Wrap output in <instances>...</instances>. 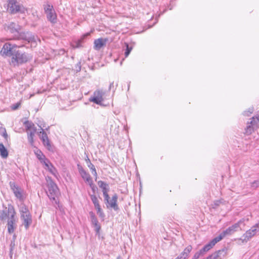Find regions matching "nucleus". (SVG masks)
<instances>
[{
	"mask_svg": "<svg viewBox=\"0 0 259 259\" xmlns=\"http://www.w3.org/2000/svg\"><path fill=\"white\" fill-rule=\"evenodd\" d=\"M16 212L12 206L4 207L0 210V221L3 223H7L8 232L9 234L14 233L17 228Z\"/></svg>",
	"mask_w": 259,
	"mask_h": 259,
	"instance_id": "nucleus-1",
	"label": "nucleus"
},
{
	"mask_svg": "<svg viewBox=\"0 0 259 259\" xmlns=\"http://www.w3.org/2000/svg\"><path fill=\"white\" fill-rule=\"evenodd\" d=\"M8 28L12 33H16L11 39H23L29 42H35L36 41L35 36L31 33L28 32L26 33L19 32L20 26L17 23L14 22L11 23Z\"/></svg>",
	"mask_w": 259,
	"mask_h": 259,
	"instance_id": "nucleus-2",
	"label": "nucleus"
},
{
	"mask_svg": "<svg viewBox=\"0 0 259 259\" xmlns=\"http://www.w3.org/2000/svg\"><path fill=\"white\" fill-rule=\"evenodd\" d=\"M32 59V56L26 52H22L17 50L15 56L11 58V63L14 66L26 63Z\"/></svg>",
	"mask_w": 259,
	"mask_h": 259,
	"instance_id": "nucleus-3",
	"label": "nucleus"
},
{
	"mask_svg": "<svg viewBox=\"0 0 259 259\" xmlns=\"http://www.w3.org/2000/svg\"><path fill=\"white\" fill-rule=\"evenodd\" d=\"M47 187L48 189V196L50 200H53L52 202L53 203H54V204H57L58 201L56 199V197H57L58 193V187L51 178L49 177L47 180Z\"/></svg>",
	"mask_w": 259,
	"mask_h": 259,
	"instance_id": "nucleus-4",
	"label": "nucleus"
},
{
	"mask_svg": "<svg viewBox=\"0 0 259 259\" xmlns=\"http://www.w3.org/2000/svg\"><path fill=\"white\" fill-rule=\"evenodd\" d=\"M23 46H18L15 44H12L9 42L6 43L3 46L0 53L3 56L14 57L16 52V48H20Z\"/></svg>",
	"mask_w": 259,
	"mask_h": 259,
	"instance_id": "nucleus-5",
	"label": "nucleus"
},
{
	"mask_svg": "<svg viewBox=\"0 0 259 259\" xmlns=\"http://www.w3.org/2000/svg\"><path fill=\"white\" fill-rule=\"evenodd\" d=\"M243 223L242 220H240L237 223L234 224L231 226L229 227L226 230L223 231L218 236L219 239L220 240H222L225 237L227 236L231 235L235 232L241 230V225Z\"/></svg>",
	"mask_w": 259,
	"mask_h": 259,
	"instance_id": "nucleus-6",
	"label": "nucleus"
},
{
	"mask_svg": "<svg viewBox=\"0 0 259 259\" xmlns=\"http://www.w3.org/2000/svg\"><path fill=\"white\" fill-rule=\"evenodd\" d=\"M11 189L15 196L20 201L24 202L26 199V194L24 190L16 185L15 182L11 181L9 183Z\"/></svg>",
	"mask_w": 259,
	"mask_h": 259,
	"instance_id": "nucleus-7",
	"label": "nucleus"
},
{
	"mask_svg": "<svg viewBox=\"0 0 259 259\" xmlns=\"http://www.w3.org/2000/svg\"><path fill=\"white\" fill-rule=\"evenodd\" d=\"M257 228H259L258 223L255 224L250 229L246 231L245 233L243 234L242 238H240L239 240H241L242 243H247L259 231Z\"/></svg>",
	"mask_w": 259,
	"mask_h": 259,
	"instance_id": "nucleus-8",
	"label": "nucleus"
},
{
	"mask_svg": "<svg viewBox=\"0 0 259 259\" xmlns=\"http://www.w3.org/2000/svg\"><path fill=\"white\" fill-rule=\"evenodd\" d=\"M9 1V11L12 14H15L17 13H24L26 11V9L21 5H19L17 0H8Z\"/></svg>",
	"mask_w": 259,
	"mask_h": 259,
	"instance_id": "nucleus-9",
	"label": "nucleus"
},
{
	"mask_svg": "<svg viewBox=\"0 0 259 259\" xmlns=\"http://www.w3.org/2000/svg\"><path fill=\"white\" fill-rule=\"evenodd\" d=\"M44 8L48 20L52 23H56L57 22V15L53 6L50 4H47L44 6Z\"/></svg>",
	"mask_w": 259,
	"mask_h": 259,
	"instance_id": "nucleus-10",
	"label": "nucleus"
},
{
	"mask_svg": "<svg viewBox=\"0 0 259 259\" xmlns=\"http://www.w3.org/2000/svg\"><path fill=\"white\" fill-rule=\"evenodd\" d=\"M104 95L105 93L102 90H96L94 92L93 96L90 98L89 101L100 105L104 101L103 96Z\"/></svg>",
	"mask_w": 259,
	"mask_h": 259,
	"instance_id": "nucleus-11",
	"label": "nucleus"
},
{
	"mask_svg": "<svg viewBox=\"0 0 259 259\" xmlns=\"http://www.w3.org/2000/svg\"><path fill=\"white\" fill-rule=\"evenodd\" d=\"M117 199L118 195L116 194H114L111 199H110L109 196L108 198V200H104L105 203L107 205V207L112 208L114 210L116 211L119 209L118 206L117 205Z\"/></svg>",
	"mask_w": 259,
	"mask_h": 259,
	"instance_id": "nucleus-12",
	"label": "nucleus"
},
{
	"mask_svg": "<svg viewBox=\"0 0 259 259\" xmlns=\"http://www.w3.org/2000/svg\"><path fill=\"white\" fill-rule=\"evenodd\" d=\"M41 131L38 133V135L42 142L44 145L47 147V148L50 150L51 149V145L48 137L47 133L44 131V129L39 126Z\"/></svg>",
	"mask_w": 259,
	"mask_h": 259,
	"instance_id": "nucleus-13",
	"label": "nucleus"
},
{
	"mask_svg": "<svg viewBox=\"0 0 259 259\" xmlns=\"http://www.w3.org/2000/svg\"><path fill=\"white\" fill-rule=\"evenodd\" d=\"M220 241L221 240L219 239L218 237H216L210 242L206 244L201 249H200V252L202 253L203 255H204L207 251L212 248L217 243Z\"/></svg>",
	"mask_w": 259,
	"mask_h": 259,
	"instance_id": "nucleus-14",
	"label": "nucleus"
},
{
	"mask_svg": "<svg viewBox=\"0 0 259 259\" xmlns=\"http://www.w3.org/2000/svg\"><path fill=\"white\" fill-rule=\"evenodd\" d=\"M42 163L45 166L46 169H47L51 174L56 176L57 170L49 159L44 160Z\"/></svg>",
	"mask_w": 259,
	"mask_h": 259,
	"instance_id": "nucleus-15",
	"label": "nucleus"
},
{
	"mask_svg": "<svg viewBox=\"0 0 259 259\" xmlns=\"http://www.w3.org/2000/svg\"><path fill=\"white\" fill-rule=\"evenodd\" d=\"M21 219L26 229H27L32 223V218L30 214L21 215Z\"/></svg>",
	"mask_w": 259,
	"mask_h": 259,
	"instance_id": "nucleus-16",
	"label": "nucleus"
},
{
	"mask_svg": "<svg viewBox=\"0 0 259 259\" xmlns=\"http://www.w3.org/2000/svg\"><path fill=\"white\" fill-rule=\"evenodd\" d=\"M106 42L107 40L106 39H104L102 38L95 39L94 43V49L96 50H100L103 47L106 45Z\"/></svg>",
	"mask_w": 259,
	"mask_h": 259,
	"instance_id": "nucleus-17",
	"label": "nucleus"
},
{
	"mask_svg": "<svg viewBox=\"0 0 259 259\" xmlns=\"http://www.w3.org/2000/svg\"><path fill=\"white\" fill-rule=\"evenodd\" d=\"M79 174L82 178L88 183L92 181V179L89 173L86 172L82 168L79 169Z\"/></svg>",
	"mask_w": 259,
	"mask_h": 259,
	"instance_id": "nucleus-18",
	"label": "nucleus"
},
{
	"mask_svg": "<svg viewBox=\"0 0 259 259\" xmlns=\"http://www.w3.org/2000/svg\"><path fill=\"white\" fill-rule=\"evenodd\" d=\"M192 247L189 245L186 247L184 251L177 257V259H185L188 256L191 251L192 250Z\"/></svg>",
	"mask_w": 259,
	"mask_h": 259,
	"instance_id": "nucleus-19",
	"label": "nucleus"
},
{
	"mask_svg": "<svg viewBox=\"0 0 259 259\" xmlns=\"http://www.w3.org/2000/svg\"><path fill=\"white\" fill-rule=\"evenodd\" d=\"M26 131H30L32 132H36V127L34 124L31 121L26 120L24 122Z\"/></svg>",
	"mask_w": 259,
	"mask_h": 259,
	"instance_id": "nucleus-20",
	"label": "nucleus"
},
{
	"mask_svg": "<svg viewBox=\"0 0 259 259\" xmlns=\"http://www.w3.org/2000/svg\"><path fill=\"white\" fill-rule=\"evenodd\" d=\"M27 135V139L29 143L31 145L33 146L34 144V140L33 138L34 137L35 134L36 132H32L30 131H26Z\"/></svg>",
	"mask_w": 259,
	"mask_h": 259,
	"instance_id": "nucleus-21",
	"label": "nucleus"
},
{
	"mask_svg": "<svg viewBox=\"0 0 259 259\" xmlns=\"http://www.w3.org/2000/svg\"><path fill=\"white\" fill-rule=\"evenodd\" d=\"M90 35V33H87L85 34H84L82 38H81L80 39L78 40L77 41H74L72 44V46L74 48H78L80 47H81V44L83 42V40L84 38L85 37L89 36Z\"/></svg>",
	"mask_w": 259,
	"mask_h": 259,
	"instance_id": "nucleus-22",
	"label": "nucleus"
},
{
	"mask_svg": "<svg viewBox=\"0 0 259 259\" xmlns=\"http://www.w3.org/2000/svg\"><path fill=\"white\" fill-rule=\"evenodd\" d=\"M0 155L3 158H6L8 156V152L3 143H0Z\"/></svg>",
	"mask_w": 259,
	"mask_h": 259,
	"instance_id": "nucleus-23",
	"label": "nucleus"
},
{
	"mask_svg": "<svg viewBox=\"0 0 259 259\" xmlns=\"http://www.w3.org/2000/svg\"><path fill=\"white\" fill-rule=\"evenodd\" d=\"M87 163H88V166L90 168V169L92 170V174L95 176L96 177V180H97V172L96 171V169L95 168V167L93 164H92L90 160L88 158V160H86Z\"/></svg>",
	"mask_w": 259,
	"mask_h": 259,
	"instance_id": "nucleus-24",
	"label": "nucleus"
},
{
	"mask_svg": "<svg viewBox=\"0 0 259 259\" xmlns=\"http://www.w3.org/2000/svg\"><path fill=\"white\" fill-rule=\"evenodd\" d=\"M248 124L252 125L255 129L259 126V117H252Z\"/></svg>",
	"mask_w": 259,
	"mask_h": 259,
	"instance_id": "nucleus-25",
	"label": "nucleus"
},
{
	"mask_svg": "<svg viewBox=\"0 0 259 259\" xmlns=\"http://www.w3.org/2000/svg\"><path fill=\"white\" fill-rule=\"evenodd\" d=\"M35 154L41 163H42L44 160L47 159L42 152L40 150H37L36 152H35Z\"/></svg>",
	"mask_w": 259,
	"mask_h": 259,
	"instance_id": "nucleus-26",
	"label": "nucleus"
},
{
	"mask_svg": "<svg viewBox=\"0 0 259 259\" xmlns=\"http://www.w3.org/2000/svg\"><path fill=\"white\" fill-rule=\"evenodd\" d=\"M20 212L21 215L30 214L28 208L23 204H22L20 207Z\"/></svg>",
	"mask_w": 259,
	"mask_h": 259,
	"instance_id": "nucleus-27",
	"label": "nucleus"
},
{
	"mask_svg": "<svg viewBox=\"0 0 259 259\" xmlns=\"http://www.w3.org/2000/svg\"><path fill=\"white\" fill-rule=\"evenodd\" d=\"M223 252V250H218L215 251L213 253L209 255L208 257V259H217L220 256V254Z\"/></svg>",
	"mask_w": 259,
	"mask_h": 259,
	"instance_id": "nucleus-28",
	"label": "nucleus"
},
{
	"mask_svg": "<svg viewBox=\"0 0 259 259\" xmlns=\"http://www.w3.org/2000/svg\"><path fill=\"white\" fill-rule=\"evenodd\" d=\"M103 194L104 197V200H108V198L109 196L108 192L109 191V185L102 189Z\"/></svg>",
	"mask_w": 259,
	"mask_h": 259,
	"instance_id": "nucleus-29",
	"label": "nucleus"
},
{
	"mask_svg": "<svg viewBox=\"0 0 259 259\" xmlns=\"http://www.w3.org/2000/svg\"><path fill=\"white\" fill-rule=\"evenodd\" d=\"M92 201L93 202L95 207L100 205L98 198L94 194L90 195Z\"/></svg>",
	"mask_w": 259,
	"mask_h": 259,
	"instance_id": "nucleus-30",
	"label": "nucleus"
},
{
	"mask_svg": "<svg viewBox=\"0 0 259 259\" xmlns=\"http://www.w3.org/2000/svg\"><path fill=\"white\" fill-rule=\"evenodd\" d=\"M255 128L251 124H248L245 129V133L247 135H250Z\"/></svg>",
	"mask_w": 259,
	"mask_h": 259,
	"instance_id": "nucleus-31",
	"label": "nucleus"
},
{
	"mask_svg": "<svg viewBox=\"0 0 259 259\" xmlns=\"http://www.w3.org/2000/svg\"><path fill=\"white\" fill-rule=\"evenodd\" d=\"M92 224L94 225L95 227V230L97 232H99L101 227L100 225L98 224V221L97 219H93V220L92 221Z\"/></svg>",
	"mask_w": 259,
	"mask_h": 259,
	"instance_id": "nucleus-32",
	"label": "nucleus"
},
{
	"mask_svg": "<svg viewBox=\"0 0 259 259\" xmlns=\"http://www.w3.org/2000/svg\"><path fill=\"white\" fill-rule=\"evenodd\" d=\"M125 46H126V50H125V51L124 53V55H125V57H127L130 54V53L132 50V47H130L126 43L125 44Z\"/></svg>",
	"mask_w": 259,
	"mask_h": 259,
	"instance_id": "nucleus-33",
	"label": "nucleus"
},
{
	"mask_svg": "<svg viewBox=\"0 0 259 259\" xmlns=\"http://www.w3.org/2000/svg\"><path fill=\"white\" fill-rule=\"evenodd\" d=\"M98 186H99V187L101 188V189H103V188L108 186V184L105 183L104 182H103L102 181H98Z\"/></svg>",
	"mask_w": 259,
	"mask_h": 259,
	"instance_id": "nucleus-34",
	"label": "nucleus"
},
{
	"mask_svg": "<svg viewBox=\"0 0 259 259\" xmlns=\"http://www.w3.org/2000/svg\"><path fill=\"white\" fill-rule=\"evenodd\" d=\"M91 188L92 189L94 193H95V191L97 189V187L96 186L93 184V181L89 183Z\"/></svg>",
	"mask_w": 259,
	"mask_h": 259,
	"instance_id": "nucleus-35",
	"label": "nucleus"
},
{
	"mask_svg": "<svg viewBox=\"0 0 259 259\" xmlns=\"http://www.w3.org/2000/svg\"><path fill=\"white\" fill-rule=\"evenodd\" d=\"M81 63L80 62H78L75 66L74 70L77 72H79L81 70Z\"/></svg>",
	"mask_w": 259,
	"mask_h": 259,
	"instance_id": "nucleus-36",
	"label": "nucleus"
},
{
	"mask_svg": "<svg viewBox=\"0 0 259 259\" xmlns=\"http://www.w3.org/2000/svg\"><path fill=\"white\" fill-rule=\"evenodd\" d=\"M202 255H203L199 250V251H198L195 253L192 259H198L200 256H202Z\"/></svg>",
	"mask_w": 259,
	"mask_h": 259,
	"instance_id": "nucleus-37",
	"label": "nucleus"
},
{
	"mask_svg": "<svg viewBox=\"0 0 259 259\" xmlns=\"http://www.w3.org/2000/svg\"><path fill=\"white\" fill-rule=\"evenodd\" d=\"M258 186H259V181L258 180L254 181L251 184V187L254 188H256L258 187Z\"/></svg>",
	"mask_w": 259,
	"mask_h": 259,
	"instance_id": "nucleus-38",
	"label": "nucleus"
},
{
	"mask_svg": "<svg viewBox=\"0 0 259 259\" xmlns=\"http://www.w3.org/2000/svg\"><path fill=\"white\" fill-rule=\"evenodd\" d=\"M20 106V103H17L13 105V106H12V109L13 110H16Z\"/></svg>",
	"mask_w": 259,
	"mask_h": 259,
	"instance_id": "nucleus-39",
	"label": "nucleus"
},
{
	"mask_svg": "<svg viewBox=\"0 0 259 259\" xmlns=\"http://www.w3.org/2000/svg\"><path fill=\"white\" fill-rule=\"evenodd\" d=\"M97 214L99 215V216L101 218H104L105 217V214L103 212V210H101V211L97 212Z\"/></svg>",
	"mask_w": 259,
	"mask_h": 259,
	"instance_id": "nucleus-40",
	"label": "nucleus"
},
{
	"mask_svg": "<svg viewBox=\"0 0 259 259\" xmlns=\"http://www.w3.org/2000/svg\"><path fill=\"white\" fill-rule=\"evenodd\" d=\"M90 214L91 218V221H92L93 220V219H97L95 214L92 211L90 212Z\"/></svg>",
	"mask_w": 259,
	"mask_h": 259,
	"instance_id": "nucleus-41",
	"label": "nucleus"
},
{
	"mask_svg": "<svg viewBox=\"0 0 259 259\" xmlns=\"http://www.w3.org/2000/svg\"><path fill=\"white\" fill-rule=\"evenodd\" d=\"M95 208L97 210V212L102 210V208H101L100 205H99L98 206L95 207Z\"/></svg>",
	"mask_w": 259,
	"mask_h": 259,
	"instance_id": "nucleus-42",
	"label": "nucleus"
},
{
	"mask_svg": "<svg viewBox=\"0 0 259 259\" xmlns=\"http://www.w3.org/2000/svg\"><path fill=\"white\" fill-rule=\"evenodd\" d=\"M114 82H111L109 85V89L111 90L113 87Z\"/></svg>",
	"mask_w": 259,
	"mask_h": 259,
	"instance_id": "nucleus-43",
	"label": "nucleus"
},
{
	"mask_svg": "<svg viewBox=\"0 0 259 259\" xmlns=\"http://www.w3.org/2000/svg\"><path fill=\"white\" fill-rule=\"evenodd\" d=\"M3 136L5 137V139L7 138L8 135H7V133L6 132L4 133Z\"/></svg>",
	"mask_w": 259,
	"mask_h": 259,
	"instance_id": "nucleus-44",
	"label": "nucleus"
},
{
	"mask_svg": "<svg viewBox=\"0 0 259 259\" xmlns=\"http://www.w3.org/2000/svg\"><path fill=\"white\" fill-rule=\"evenodd\" d=\"M116 259H120V256H118Z\"/></svg>",
	"mask_w": 259,
	"mask_h": 259,
	"instance_id": "nucleus-45",
	"label": "nucleus"
},
{
	"mask_svg": "<svg viewBox=\"0 0 259 259\" xmlns=\"http://www.w3.org/2000/svg\"><path fill=\"white\" fill-rule=\"evenodd\" d=\"M203 259H208V257H207L206 258H203Z\"/></svg>",
	"mask_w": 259,
	"mask_h": 259,
	"instance_id": "nucleus-46",
	"label": "nucleus"
},
{
	"mask_svg": "<svg viewBox=\"0 0 259 259\" xmlns=\"http://www.w3.org/2000/svg\"><path fill=\"white\" fill-rule=\"evenodd\" d=\"M175 259H177V258H176Z\"/></svg>",
	"mask_w": 259,
	"mask_h": 259,
	"instance_id": "nucleus-47",
	"label": "nucleus"
}]
</instances>
